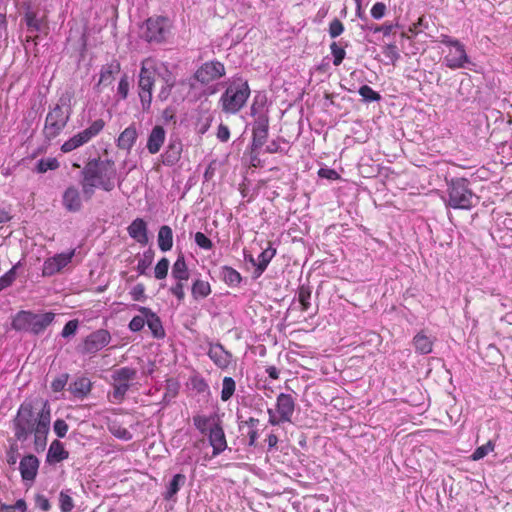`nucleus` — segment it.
<instances>
[{"mask_svg":"<svg viewBox=\"0 0 512 512\" xmlns=\"http://www.w3.org/2000/svg\"><path fill=\"white\" fill-rule=\"evenodd\" d=\"M129 236L141 245L149 241L147 223L142 218L134 219L127 227Z\"/></svg>","mask_w":512,"mask_h":512,"instance_id":"bb28decb","label":"nucleus"},{"mask_svg":"<svg viewBox=\"0 0 512 512\" xmlns=\"http://www.w3.org/2000/svg\"><path fill=\"white\" fill-rule=\"evenodd\" d=\"M386 10H387V7H386L385 3H383V2H376L372 6L370 13H371V16L375 20H380V19H382L385 16Z\"/></svg>","mask_w":512,"mask_h":512,"instance_id":"e2e57ef3","label":"nucleus"},{"mask_svg":"<svg viewBox=\"0 0 512 512\" xmlns=\"http://www.w3.org/2000/svg\"><path fill=\"white\" fill-rule=\"evenodd\" d=\"M191 294L195 300L204 299L211 294V285L208 281L196 279L192 283Z\"/></svg>","mask_w":512,"mask_h":512,"instance_id":"f704fd0d","label":"nucleus"},{"mask_svg":"<svg viewBox=\"0 0 512 512\" xmlns=\"http://www.w3.org/2000/svg\"><path fill=\"white\" fill-rule=\"evenodd\" d=\"M80 184H81L83 195L86 200H90L95 193V189L99 188V185L97 183L87 181L85 178H81Z\"/></svg>","mask_w":512,"mask_h":512,"instance_id":"864d4df0","label":"nucleus"},{"mask_svg":"<svg viewBox=\"0 0 512 512\" xmlns=\"http://www.w3.org/2000/svg\"><path fill=\"white\" fill-rule=\"evenodd\" d=\"M75 255V250H71L65 253H59L53 256V258L56 260L57 265L62 270L64 267H66L72 260L73 256Z\"/></svg>","mask_w":512,"mask_h":512,"instance_id":"6e6d98bb","label":"nucleus"},{"mask_svg":"<svg viewBox=\"0 0 512 512\" xmlns=\"http://www.w3.org/2000/svg\"><path fill=\"white\" fill-rule=\"evenodd\" d=\"M166 139V131L163 126L155 125L150 131L147 139V150L150 154H157Z\"/></svg>","mask_w":512,"mask_h":512,"instance_id":"a878e982","label":"nucleus"},{"mask_svg":"<svg viewBox=\"0 0 512 512\" xmlns=\"http://www.w3.org/2000/svg\"><path fill=\"white\" fill-rule=\"evenodd\" d=\"M295 411V400L290 394L280 393L276 399V409H267L269 424L276 426L281 423L291 422Z\"/></svg>","mask_w":512,"mask_h":512,"instance_id":"1a4fd4ad","label":"nucleus"},{"mask_svg":"<svg viewBox=\"0 0 512 512\" xmlns=\"http://www.w3.org/2000/svg\"><path fill=\"white\" fill-rule=\"evenodd\" d=\"M195 243L204 250H210L213 247L212 241L202 232L195 234Z\"/></svg>","mask_w":512,"mask_h":512,"instance_id":"052dcab7","label":"nucleus"},{"mask_svg":"<svg viewBox=\"0 0 512 512\" xmlns=\"http://www.w3.org/2000/svg\"><path fill=\"white\" fill-rule=\"evenodd\" d=\"M17 265L13 266L3 276L0 277V292L7 287L11 286L16 279Z\"/></svg>","mask_w":512,"mask_h":512,"instance_id":"603ef678","label":"nucleus"},{"mask_svg":"<svg viewBox=\"0 0 512 512\" xmlns=\"http://www.w3.org/2000/svg\"><path fill=\"white\" fill-rule=\"evenodd\" d=\"M68 378H69V375L67 373H64V374H61L59 377H57L56 379H54L51 383V389L54 391V392H61L67 382H68Z\"/></svg>","mask_w":512,"mask_h":512,"instance_id":"680f3d73","label":"nucleus"},{"mask_svg":"<svg viewBox=\"0 0 512 512\" xmlns=\"http://www.w3.org/2000/svg\"><path fill=\"white\" fill-rule=\"evenodd\" d=\"M138 137L137 129L134 124L125 128L117 139V147L126 150L128 153L131 151Z\"/></svg>","mask_w":512,"mask_h":512,"instance_id":"c85d7f7f","label":"nucleus"},{"mask_svg":"<svg viewBox=\"0 0 512 512\" xmlns=\"http://www.w3.org/2000/svg\"><path fill=\"white\" fill-rule=\"evenodd\" d=\"M236 389L235 380L232 377H224L222 381L221 400L226 402L231 399Z\"/></svg>","mask_w":512,"mask_h":512,"instance_id":"ea45409f","label":"nucleus"},{"mask_svg":"<svg viewBox=\"0 0 512 512\" xmlns=\"http://www.w3.org/2000/svg\"><path fill=\"white\" fill-rule=\"evenodd\" d=\"M265 102H266L265 97H262L261 99L258 96L255 97V99L250 107L251 116L257 118L259 114H263L262 112H260V110L263 108Z\"/></svg>","mask_w":512,"mask_h":512,"instance_id":"338daca9","label":"nucleus"},{"mask_svg":"<svg viewBox=\"0 0 512 512\" xmlns=\"http://www.w3.org/2000/svg\"><path fill=\"white\" fill-rule=\"evenodd\" d=\"M146 323V318L142 316H134L131 321L129 322V329L133 332H139L143 329L144 325Z\"/></svg>","mask_w":512,"mask_h":512,"instance_id":"0e129e2a","label":"nucleus"},{"mask_svg":"<svg viewBox=\"0 0 512 512\" xmlns=\"http://www.w3.org/2000/svg\"><path fill=\"white\" fill-rule=\"evenodd\" d=\"M24 20H25V23H26L29 31H31V32L41 31L42 22L37 17V12L32 10L30 7H28L25 12Z\"/></svg>","mask_w":512,"mask_h":512,"instance_id":"c9c22d12","label":"nucleus"},{"mask_svg":"<svg viewBox=\"0 0 512 512\" xmlns=\"http://www.w3.org/2000/svg\"><path fill=\"white\" fill-rule=\"evenodd\" d=\"M78 326L79 322L77 319L68 321L62 329L61 336L63 338H70L74 336L77 332Z\"/></svg>","mask_w":512,"mask_h":512,"instance_id":"13d9d810","label":"nucleus"},{"mask_svg":"<svg viewBox=\"0 0 512 512\" xmlns=\"http://www.w3.org/2000/svg\"><path fill=\"white\" fill-rule=\"evenodd\" d=\"M72 99V92H63L55 106L47 113L42 131L47 141H51L60 135L69 122L73 112Z\"/></svg>","mask_w":512,"mask_h":512,"instance_id":"f257e3e1","label":"nucleus"},{"mask_svg":"<svg viewBox=\"0 0 512 512\" xmlns=\"http://www.w3.org/2000/svg\"><path fill=\"white\" fill-rule=\"evenodd\" d=\"M69 457L68 451L64 449L63 444L59 440H54L47 453V462L58 463Z\"/></svg>","mask_w":512,"mask_h":512,"instance_id":"2f4dec72","label":"nucleus"},{"mask_svg":"<svg viewBox=\"0 0 512 512\" xmlns=\"http://www.w3.org/2000/svg\"><path fill=\"white\" fill-rule=\"evenodd\" d=\"M269 134V116L267 114H259L255 118L252 127L251 161L258 159L257 151L267 142Z\"/></svg>","mask_w":512,"mask_h":512,"instance_id":"4468645a","label":"nucleus"},{"mask_svg":"<svg viewBox=\"0 0 512 512\" xmlns=\"http://www.w3.org/2000/svg\"><path fill=\"white\" fill-rule=\"evenodd\" d=\"M208 356L213 363L220 369H226L231 364L232 353L227 351L222 344H210Z\"/></svg>","mask_w":512,"mask_h":512,"instance_id":"5701e85b","label":"nucleus"},{"mask_svg":"<svg viewBox=\"0 0 512 512\" xmlns=\"http://www.w3.org/2000/svg\"><path fill=\"white\" fill-rule=\"evenodd\" d=\"M186 476L181 473L175 474L170 482L166 485L165 491L162 493L164 500L172 501L175 500V496L179 490L185 485Z\"/></svg>","mask_w":512,"mask_h":512,"instance_id":"c756f323","label":"nucleus"},{"mask_svg":"<svg viewBox=\"0 0 512 512\" xmlns=\"http://www.w3.org/2000/svg\"><path fill=\"white\" fill-rule=\"evenodd\" d=\"M225 75V65L219 60L214 59L202 63L194 72L193 79L201 85H208L220 80Z\"/></svg>","mask_w":512,"mask_h":512,"instance_id":"f8f14e48","label":"nucleus"},{"mask_svg":"<svg viewBox=\"0 0 512 512\" xmlns=\"http://www.w3.org/2000/svg\"><path fill=\"white\" fill-rule=\"evenodd\" d=\"M155 252L153 249L149 248L144 251L142 257L138 261L137 271L139 275H145L146 270L151 266L154 260Z\"/></svg>","mask_w":512,"mask_h":512,"instance_id":"58836bf2","label":"nucleus"},{"mask_svg":"<svg viewBox=\"0 0 512 512\" xmlns=\"http://www.w3.org/2000/svg\"><path fill=\"white\" fill-rule=\"evenodd\" d=\"M59 506L61 512H71L74 508V501L70 495V490H63L59 494Z\"/></svg>","mask_w":512,"mask_h":512,"instance_id":"79ce46f5","label":"nucleus"},{"mask_svg":"<svg viewBox=\"0 0 512 512\" xmlns=\"http://www.w3.org/2000/svg\"><path fill=\"white\" fill-rule=\"evenodd\" d=\"M155 83V70L147 67L146 62L142 63L138 76V95L140 98L142 110H150L152 102V90Z\"/></svg>","mask_w":512,"mask_h":512,"instance_id":"9d476101","label":"nucleus"},{"mask_svg":"<svg viewBox=\"0 0 512 512\" xmlns=\"http://www.w3.org/2000/svg\"><path fill=\"white\" fill-rule=\"evenodd\" d=\"M55 319L53 312L34 313L30 310H20L12 318L11 327L17 332L42 334Z\"/></svg>","mask_w":512,"mask_h":512,"instance_id":"7ed1b4c3","label":"nucleus"},{"mask_svg":"<svg viewBox=\"0 0 512 512\" xmlns=\"http://www.w3.org/2000/svg\"><path fill=\"white\" fill-rule=\"evenodd\" d=\"M50 406L44 403L41 412L38 414V421L34 429V445L36 451H42L46 447L47 435L50 430Z\"/></svg>","mask_w":512,"mask_h":512,"instance_id":"f3484780","label":"nucleus"},{"mask_svg":"<svg viewBox=\"0 0 512 512\" xmlns=\"http://www.w3.org/2000/svg\"><path fill=\"white\" fill-rule=\"evenodd\" d=\"M171 276L176 280V283L170 287L169 291L178 299L179 302H182L185 298L184 282L188 281L190 277V272L185 261V256L182 252L179 253L176 261L172 266Z\"/></svg>","mask_w":512,"mask_h":512,"instance_id":"9b49d317","label":"nucleus"},{"mask_svg":"<svg viewBox=\"0 0 512 512\" xmlns=\"http://www.w3.org/2000/svg\"><path fill=\"white\" fill-rule=\"evenodd\" d=\"M81 178L97 183L99 188L110 192L115 187L117 171L112 159L102 160L100 157L89 159L81 170Z\"/></svg>","mask_w":512,"mask_h":512,"instance_id":"f03ea898","label":"nucleus"},{"mask_svg":"<svg viewBox=\"0 0 512 512\" xmlns=\"http://www.w3.org/2000/svg\"><path fill=\"white\" fill-rule=\"evenodd\" d=\"M157 241L161 251L167 252L172 249L173 231L170 226L163 225L159 228Z\"/></svg>","mask_w":512,"mask_h":512,"instance_id":"72a5a7b5","label":"nucleus"},{"mask_svg":"<svg viewBox=\"0 0 512 512\" xmlns=\"http://www.w3.org/2000/svg\"><path fill=\"white\" fill-rule=\"evenodd\" d=\"M39 465L40 461L35 455H25L19 463L22 480L24 482H33L37 476Z\"/></svg>","mask_w":512,"mask_h":512,"instance_id":"4be33fe9","label":"nucleus"},{"mask_svg":"<svg viewBox=\"0 0 512 512\" xmlns=\"http://www.w3.org/2000/svg\"><path fill=\"white\" fill-rule=\"evenodd\" d=\"M19 456V447L17 443H12L6 451V462L9 466H15Z\"/></svg>","mask_w":512,"mask_h":512,"instance_id":"4d7b16f0","label":"nucleus"},{"mask_svg":"<svg viewBox=\"0 0 512 512\" xmlns=\"http://www.w3.org/2000/svg\"><path fill=\"white\" fill-rule=\"evenodd\" d=\"M170 262L167 258L163 257L158 261L154 269V276L156 279H164L168 274Z\"/></svg>","mask_w":512,"mask_h":512,"instance_id":"8fccbe9b","label":"nucleus"},{"mask_svg":"<svg viewBox=\"0 0 512 512\" xmlns=\"http://www.w3.org/2000/svg\"><path fill=\"white\" fill-rule=\"evenodd\" d=\"M134 301H144L146 299L145 286L141 283L136 284L130 291Z\"/></svg>","mask_w":512,"mask_h":512,"instance_id":"774afa93","label":"nucleus"},{"mask_svg":"<svg viewBox=\"0 0 512 512\" xmlns=\"http://www.w3.org/2000/svg\"><path fill=\"white\" fill-rule=\"evenodd\" d=\"M105 122L102 119L95 120L88 128L75 134L61 146V151L64 153L71 152L84 144L88 143L92 138L97 136L104 128Z\"/></svg>","mask_w":512,"mask_h":512,"instance_id":"ddd939ff","label":"nucleus"},{"mask_svg":"<svg viewBox=\"0 0 512 512\" xmlns=\"http://www.w3.org/2000/svg\"><path fill=\"white\" fill-rule=\"evenodd\" d=\"M171 23L164 16L149 17L141 27V38L150 44H160L167 40Z\"/></svg>","mask_w":512,"mask_h":512,"instance_id":"0eeeda50","label":"nucleus"},{"mask_svg":"<svg viewBox=\"0 0 512 512\" xmlns=\"http://www.w3.org/2000/svg\"><path fill=\"white\" fill-rule=\"evenodd\" d=\"M38 421L35 417L33 407L30 403H22L17 411V415L13 419L14 435L19 441H26L31 433H33Z\"/></svg>","mask_w":512,"mask_h":512,"instance_id":"6e6552de","label":"nucleus"},{"mask_svg":"<svg viewBox=\"0 0 512 512\" xmlns=\"http://www.w3.org/2000/svg\"><path fill=\"white\" fill-rule=\"evenodd\" d=\"M130 83L127 74H123L118 82L117 96L120 100H125L128 97Z\"/></svg>","mask_w":512,"mask_h":512,"instance_id":"3c124183","label":"nucleus"},{"mask_svg":"<svg viewBox=\"0 0 512 512\" xmlns=\"http://www.w3.org/2000/svg\"><path fill=\"white\" fill-rule=\"evenodd\" d=\"M298 301L301 304L302 311H308L311 307L310 299L312 288L309 285L302 284L298 287Z\"/></svg>","mask_w":512,"mask_h":512,"instance_id":"e433bc0d","label":"nucleus"},{"mask_svg":"<svg viewBox=\"0 0 512 512\" xmlns=\"http://www.w3.org/2000/svg\"><path fill=\"white\" fill-rule=\"evenodd\" d=\"M393 27H394L393 24H388V23H384L383 25H376L373 23H371V24L366 23V24L361 25L362 30H369V31H372L373 33L382 32L384 36L390 35L393 30Z\"/></svg>","mask_w":512,"mask_h":512,"instance_id":"a18cd8bd","label":"nucleus"},{"mask_svg":"<svg viewBox=\"0 0 512 512\" xmlns=\"http://www.w3.org/2000/svg\"><path fill=\"white\" fill-rule=\"evenodd\" d=\"M330 50L333 56V64L335 66H339L346 56L344 47L339 46L337 42H332L330 45Z\"/></svg>","mask_w":512,"mask_h":512,"instance_id":"de8ad7c7","label":"nucleus"},{"mask_svg":"<svg viewBox=\"0 0 512 512\" xmlns=\"http://www.w3.org/2000/svg\"><path fill=\"white\" fill-rule=\"evenodd\" d=\"M59 162L56 158H42L35 167L37 173H45L48 170H56L59 168Z\"/></svg>","mask_w":512,"mask_h":512,"instance_id":"a19ab883","label":"nucleus"},{"mask_svg":"<svg viewBox=\"0 0 512 512\" xmlns=\"http://www.w3.org/2000/svg\"><path fill=\"white\" fill-rule=\"evenodd\" d=\"M183 144L179 137L171 136L165 151L161 154L162 163L171 167L176 165L181 159Z\"/></svg>","mask_w":512,"mask_h":512,"instance_id":"aec40b11","label":"nucleus"},{"mask_svg":"<svg viewBox=\"0 0 512 512\" xmlns=\"http://www.w3.org/2000/svg\"><path fill=\"white\" fill-rule=\"evenodd\" d=\"M250 93L248 82L240 76L234 77L219 99L222 111L227 114L238 113L245 106Z\"/></svg>","mask_w":512,"mask_h":512,"instance_id":"20e7f679","label":"nucleus"},{"mask_svg":"<svg viewBox=\"0 0 512 512\" xmlns=\"http://www.w3.org/2000/svg\"><path fill=\"white\" fill-rule=\"evenodd\" d=\"M413 345L417 353L429 354L432 352L433 340L421 331L414 336Z\"/></svg>","mask_w":512,"mask_h":512,"instance_id":"473e14b6","label":"nucleus"},{"mask_svg":"<svg viewBox=\"0 0 512 512\" xmlns=\"http://www.w3.org/2000/svg\"><path fill=\"white\" fill-rule=\"evenodd\" d=\"M440 42L449 47V51L443 60L447 68L452 70L463 68L473 70L472 67L475 66V63L468 56L465 45L462 42L448 35H441Z\"/></svg>","mask_w":512,"mask_h":512,"instance_id":"423d86ee","label":"nucleus"},{"mask_svg":"<svg viewBox=\"0 0 512 512\" xmlns=\"http://www.w3.org/2000/svg\"><path fill=\"white\" fill-rule=\"evenodd\" d=\"M62 204L68 212H79L82 208V200L77 187L71 185L66 188L62 196Z\"/></svg>","mask_w":512,"mask_h":512,"instance_id":"393cba45","label":"nucleus"},{"mask_svg":"<svg viewBox=\"0 0 512 512\" xmlns=\"http://www.w3.org/2000/svg\"><path fill=\"white\" fill-rule=\"evenodd\" d=\"M275 255L276 249L273 248L271 244H269V246L259 254L257 260H255L252 256H249V262L255 266L253 278L256 279L264 273L270 261Z\"/></svg>","mask_w":512,"mask_h":512,"instance_id":"b1692460","label":"nucleus"},{"mask_svg":"<svg viewBox=\"0 0 512 512\" xmlns=\"http://www.w3.org/2000/svg\"><path fill=\"white\" fill-rule=\"evenodd\" d=\"M447 206L453 209L470 210L479 202V197L469 187L466 178H452L447 182Z\"/></svg>","mask_w":512,"mask_h":512,"instance_id":"39448f33","label":"nucleus"},{"mask_svg":"<svg viewBox=\"0 0 512 512\" xmlns=\"http://www.w3.org/2000/svg\"><path fill=\"white\" fill-rule=\"evenodd\" d=\"M134 308L146 318V323L154 338L161 339L165 337L162 321L155 312L144 306L134 305Z\"/></svg>","mask_w":512,"mask_h":512,"instance_id":"412c9836","label":"nucleus"},{"mask_svg":"<svg viewBox=\"0 0 512 512\" xmlns=\"http://www.w3.org/2000/svg\"><path fill=\"white\" fill-rule=\"evenodd\" d=\"M495 447V442L493 440H489L486 444L477 447L473 454L471 455V458L474 461H478L480 459H483L488 453L492 452Z\"/></svg>","mask_w":512,"mask_h":512,"instance_id":"49530a36","label":"nucleus"},{"mask_svg":"<svg viewBox=\"0 0 512 512\" xmlns=\"http://www.w3.org/2000/svg\"><path fill=\"white\" fill-rule=\"evenodd\" d=\"M237 421H238V427L239 430L243 429V426H247L250 429H257V426L259 424V419L254 417H249L247 420H243V415L240 411H237L236 413Z\"/></svg>","mask_w":512,"mask_h":512,"instance_id":"5fc2aeb1","label":"nucleus"},{"mask_svg":"<svg viewBox=\"0 0 512 512\" xmlns=\"http://www.w3.org/2000/svg\"><path fill=\"white\" fill-rule=\"evenodd\" d=\"M111 341L110 332L106 329H98L87 335L82 344L78 346L81 354H96L106 347Z\"/></svg>","mask_w":512,"mask_h":512,"instance_id":"dca6fc26","label":"nucleus"},{"mask_svg":"<svg viewBox=\"0 0 512 512\" xmlns=\"http://www.w3.org/2000/svg\"><path fill=\"white\" fill-rule=\"evenodd\" d=\"M358 93L365 102H377L381 100V95L368 85H362Z\"/></svg>","mask_w":512,"mask_h":512,"instance_id":"c03bdc74","label":"nucleus"},{"mask_svg":"<svg viewBox=\"0 0 512 512\" xmlns=\"http://www.w3.org/2000/svg\"><path fill=\"white\" fill-rule=\"evenodd\" d=\"M383 54L388 59L386 64L395 65L400 58L398 47L393 43L387 44L383 47Z\"/></svg>","mask_w":512,"mask_h":512,"instance_id":"37998d69","label":"nucleus"},{"mask_svg":"<svg viewBox=\"0 0 512 512\" xmlns=\"http://www.w3.org/2000/svg\"><path fill=\"white\" fill-rule=\"evenodd\" d=\"M217 418L216 416L195 415L193 416V424L200 433L206 434L212 423L217 421Z\"/></svg>","mask_w":512,"mask_h":512,"instance_id":"4c0bfd02","label":"nucleus"},{"mask_svg":"<svg viewBox=\"0 0 512 512\" xmlns=\"http://www.w3.org/2000/svg\"><path fill=\"white\" fill-rule=\"evenodd\" d=\"M219 277L229 287H238L243 280L237 270L227 265L220 268Z\"/></svg>","mask_w":512,"mask_h":512,"instance_id":"7c9ffc66","label":"nucleus"},{"mask_svg":"<svg viewBox=\"0 0 512 512\" xmlns=\"http://www.w3.org/2000/svg\"><path fill=\"white\" fill-rule=\"evenodd\" d=\"M68 428V424L63 419H57L53 425L54 432L59 438L66 436Z\"/></svg>","mask_w":512,"mask_h":512,"instance_id":"69168bd1","label":"nucleus"},{"mask_svg":"<svg viewBox=\"0 0 512 512\" xmlns=\"http://www.w3.org/2000/svg\"><path fill=\"white\" fill-rule=\"evenodd\" d=\"M328 31L331 38H336L343 33L344 25L339 19L335 18L330 22Z\"/></svg>","mask_w":512,"mask_h":512,"instance_id":"bf43d9fd","label":"nucleus"},{"mask_svg":"<svg viewBox=\"0 0 512 512\" xmlns=\"http://www.w3.org/2000/svg\"><path fill=\"white\" fill-rule=\"evenodd\" d=\"M121 65L117 59H112L109 63L102 65L99 73L98 83L95 85V89L100 92L101 87L110 86L115 77L120 73Z\"/></svg>","mask_w":512,"mask_h":512,"instance_id":"6ab92c4d","label":"nucleus"},{"mask_svg":"<svg viewBox=\"0 0 512 512\" xmlns=\"http://www.w3.org/2000/svg\"><path fill=\"white\" fill-rule=\"evenodd\" d=\"M208 440L212 446V455L217 456L227 449V441L221 421L217 418L209 429Z\"/></svg>","mask_w":512,"mask_h":512,"instance_id":"a211bd4d","label":"nucleus"},{"mask_svg":"<svg viewBox=\"0 0 512 512\" xmlns=\"http://www.w3.org/2000/svg\"><path fill=\"white\" fill-rule=\"evenodd\" d=\"M92 389V383L89 378L81 376L76 378L69 384L68 390L70 393L79 399H84Z\"/></svg>","mask_w":512,"mask_h":512,"instance_id":"cd10ccee","label":"nucleus"},{"mask_svg":"<svg viewBox=\"0 0 512 512\" xmlns=\"http://www.w3.org/2000/svg\"><path fill=\"white\" fill-rule=\"evenodd\" d=\"M61 269L57 265L56 260L53 257L46 259L43 263L42 275L45 277L53 276L60 272Z\"/></svg>","mask_w":512,"mask_h":512,"instance_id":"09e8293b","label":"nucleus"},{"mask_svg":"<svg viewBox=\"0 0 512 512\" xmlns=\"http://www.w3.org/2000/svg\"><path fill=\"white\" fill-rule=\"evenodd\" d=\"M137 371L131 367H122L113 371V397L121 402L130 388V382L135 379Z\"/></svg>","mask_w":512,"mask_h":512,"instance_id":"2eb2a0df","label":"nucleus"}]
</instances>
